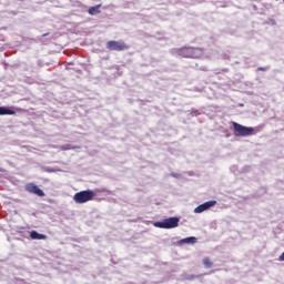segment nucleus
<instances>
[{"label":"nucleus","instance_id":"f257e3e1","mask_svg":"<svg viewBox=\"0 0 284 284\" xmlns=\"http://www.w3.org/2000/svg\"><path fill=\"white\" fill-rule=\"evenodd\" d=\"M171 53L174 57H184L185 59H201L204 52L201 48L184 47L181 49H173Z\"/></svg>","mask_w":284,"mask_h":284},{"label":"nucleus","instance_id":"f03ea898","mask_svg":"<svg viewBox=\"0 0 284 284\" xmlns=\"http://www.w3.org/2000/svg\"><path fill=\"white\" fill-rule=\"evenodd\" d=\"M179 217H168L161 222H155L153 225L161 230H174V227H179Z\"/></svg>","mask_w":284,"mask_h":284},{"label":"nucleus","instance_id":"7ed1b4c3","mask_svg":"<svg viewBox=\"0 0 284 284\" xmlns=\"http://www.w3.org/2000/svg\"><path fill=\"white\" fill-rule=\"evenodd\" d=\"M92 199H94V191H80L78 193L74 194L73 196V201H75L77 203H88V201H92Z\"/></svg>","mask_w":284,"mask_h":284},{"label":"nucleus","instance_id":"20e7f679","mask_svg":"<svg viewBox=\"0 0 284 284\" xmlns=\"http://www.w3.org/2000/svg\"><path fill=\"white\" fill-rule=\"evenodd\" d=\"M106 49L115 52H123V50H130V45L123 41L112 40L106 42Z\"/></svg>","mask_w":284,"mask_h":284},{"label":"nucleus","instance_id":"39448f33","mask_svg":"<svg viewBox=\"0 0 284 284\" xmlns=\"http://www.w3.org/2000/svg\"><path fill=\"white\" fill-rule=\"evenodd\" d=\"M235 136H251V134L254 132V128L251 126H244L236 122L233 123Z\"/></svg>","mask_w":284,"mask_h":284},{"label":"nucleus","instance_id":"423d86ee","mask_svg":"<svg viewBox=\"0 0 284 284\" xmlns=\"http://www.w3.org/2000/svg\"><path fill=\"white\" fill-rule=\"evenodd\" d=\"M214 205H216L215 200L204 202L203 204H200L197 207L194 209V213L202 214V212H207V210H210V207H214Z\"/></svg>","mask_w":284,"mask_h":284},{"label":"nucleus","instance_id":"0eeeda50","mask_svg":"<svg viewBox=\"0 0 284 284\" xmlns=\"http://www.w3.org/2000/svg\"><path fill=\"white\" fill-rule=\"evenodd\" d=\"M27 192H30V194H37V196H45V193L43 190L39 189L36 184H27L26 186Z\"/></svg>","mask_w":284,"mask_h":284},{"label":"nucleus","instance_id":"6e6552de","mask_svg":"<svg viewBox=\"0 0 284 284\" xmlns=\"http://www.w3.org/2000/svg\"><path fill=\"white\" fill-rule=\"evenodd\" d=\"M30 239H32V241H45V239H48V235L40 234L37 231H31L30 232Z\"/></svg>","mask_w":284,"mask_h":284},{"label":"nucleus","instance_id":"1a4fd4ad","mask_svg":"<svg viewBox=\"0 0 284 284\" xmlns=\"http://www.w3.org/2000/svg\"><path fill=\"white\" fill-rule=\"evenodd\" d=\"M180 245H194L196 243V237L191 236V237H185L179 241Z\"/></svg>","mask_w":284,"mask_h":284},{"label":"nucleus","instance_id":"9d476101","mask_svg":"<svg viewBox=\"0 0 284 284\" xmlns=\"http://www.w3.org/2000/svg\"><path fill=\"white\" fill-rule=\"evenodd\" d=\"M12 114H14V111H12V109L0 106V116L12 115Z\"/></svg>","mask_w":284,"mask_h":284},{"label":"nucleus","instance_id":"9b49d317","mask_svg":"<svg viewBox=\"0 0 284 284\" xmlns=\"http://www.w3.org/2000/svg\"><path fill=\"white\" fill-rule=\"evenodd\" d=\"M100 8H101V4H98V6H95V7H90L89 10H88V12H89V14H91V16L100 14V13H101Z\"/></svg>","mask_w":284,"mask_h":284},{"label":"nucleus","instance_id":"f8f14e48","mask_svg":"<svg viewBox=\"0 0 284 284\" xmlns=\"http://www.w3.org/2000/svg\"><path fill=\"white\" fill-rule=\"evenodd\" d=\"M201 275H194V274H182V281H194L195 278H200Z\"/></svg>","mask_w":284,"mask_h":284},{"label":"nucleus","instance_id":"ddd939ff","mask_svg":"<svg viewBox=\"0 0 284 284\" xmlns=\"http://www.w3.org/2000/svg\"><path fill=\"white\" fill-rule=\"evenodd\" d=\"M78 146H73L71 144H64L62 146H60V150L62 151H68V150H77Z\"/></svg>","mask_w":284,"mask_h":284},{"label":"nucleus","instance_id":"4468645a","mask_svg":"<svg viewBox=\"0 0 284 284\" xmlns=\"http://www.w3.org/2000/svg\"><path fill=\"white\" fill-rule=\"evenodd\" d=\"M203 265H204V267L210 268V267H212L213 263H212V261L210 260V257H205V258L203 260Z\"/></svg>","mask_w":284,"mask_h":284},{"label":"nucleus","instance_id":"2eb2a0df","mask_svg":"<svg viewBox=\"0 0 284 284\" xmlns=\"http://www.w3.org/2000/svg\"><path fill=\"white\" fill-rule=\"evenodd\" d=\"M45 172H54V169L47 168Z\"/></svg>","mask_w":284,"mask_h":284},{"label":"nucleus","instance_id":"dca6fc26","mask_svg":"<svg viewBox=\"0 0 284 284\" xmlns=\"http://www.w3.org/2000/svg\"><path fill=\"white\" fill-rule=\"evenodd\" d=\"M257 70L261 72H265V68H263V67H260Z\"/></svg>","mask_w":284,"mask_h":284},{"label":"nucleus","instance_id":"f3484780","mask_svg":"<svg viewBox=\"0 0 284 284\" xmlns=\"http://www.w3.org/2000/svg\"><path fill=\"white\" fill-rule=\"evenodd\" d=\"M280 261H284V252L280 255Z\"/></svg>","mask_w":284,"mask_h":284},{"label":"nucleus","instance_id":"a211bd4d","mask_svg":"<svg viewBox=\"0 0 284 284\" xmlns=\"http://www.w3.org/2000/svg\"><path fill=\"white\" fill-rule=\"evenodd\" d=\"M42 37H48V33L42 34Z\"/></svg>","mask_w":284,"mask_h":284},{"label":"nucleus","instance_id":"6ab92c4d","mask_svg":"<svg viewBox=\"0 0 284 284\" xmlns=\"http://www.w3.org/2000/svg\"><path fill=\"white\" fill-rule=\"evenodd\" d=\"M0 172H3V170L0 169Z\"/></svg>","mask_w":284,"mask_h":284},{"label":"nucleus","instance_id":"aec40b11","mask_svg":"<svg viewBox=\"0 0 284 284\" xmlns=\"http://www.w3.org/2000/svg\"><path fill=\"white\" fill-rule=\"evenodd\" d=\"M283 2H284V0H283Z\"/></svg>","mask_w":284,"mask_h":284}]
</instances>
